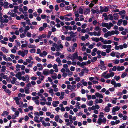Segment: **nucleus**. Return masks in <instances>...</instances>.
<instances>
[{"instance_id": "obj_18", "label": "nucleus", "mask_w": 128, "mask_h": 128, "mask_svg": "<svg viewBox=\"0 0 128 128\" xmlns=\"http://www.w3.org/2000/svg\"><path fill=\"white\" fill-rule=\"evenodd\" d=\"M18 54L19 55L23 57H24L25 56V54L23 51H19L18 52Z\"/></svg>"}, {"instance_id": "obj_43", "label": "nucleus", "mask_w": 128, "mask_h": 128, "mask_svg": "<svg viewBox=\"0 0 128 128\" xmlns=\"http://www.w3.org/2000/svg\"><path fill=\"white\" fill-rule=\"evenodd\" d=\"M113 62L115 64H118L119 63L120 60H115L113 61Z\"/></svg>"}, {"instance_id": "obj_36", "label": "nucleus", "mask_w": 128, "mask_h": 128, "mask_svg": "<svg viewBox=\"0 0 128 128\" xmlns=\"http://www.w3.org/2000/svg\"><path fill=\"white\" fill-rule=\"evenodd\" d=\"M123 20L122 19L119 20L118 21V22L117 23V25L118 26H120L122 24V23L123 22Z\"/></svg>"}, {"instance_id": "obj_12", "label": "nucleus", "mask_w": 128, "mask_h": 128, "mask_svg": "<svg viewBox=\"0 0 128 128\" xmlns=\"http://www.w3.org/2000/svg\"><path fill=\"white\" fill-rule=\"evenodd\" d=\"M94 36H100L101 35V31H98V32H93Z\"/></svg>"}, {"instance_id": "obj_7", "label": "nucleus", "mask_w": 128, "mask_h": 128, "mask_svg": "<svg viewBox=\"0 0 128 128\" xmlns=\"http://www.w3.org/2000/svg\"><path fill=\"white\" fill-rule=\"evenodd\" d=\"M111 32L109 31L107 33H105L104 35V37L106 38H108L109 36H112Z\"/></svg>"}, {"instance_id": "obj_16", "label": "nucleus", "mask_w": 128, "mask_h": 128, "mask_svg": "<svg viewBox=\"0 0 128 128\" xmlns=\"http://www.w3.org/2000/svg\"><path fill=\"white\" fill-rule=\"evenodd\" d=\"M56 61L58 63V66H60L62 65V64H61L62 61L59 58H57L56 60Z\"/></svg>"}, {"instance_id": "obj_33", "label": "nucleus", "mask_w": 128, "mask_h": 128, "mask_svg": "<svg viewBox=\"0 0 128 128\" xmlns=\"http://www.w3.org/2000/svg\"><path fill=\"white\" fill-rule=\"evenodd\" d=\"M108 18L110 20H114V18L112 15V14H109L108 16Z\"/></svg>"}, {"instance_id": "obj_45", "label": "nucleus", "mask_w": 128, "mask_h": 128, "mask_svg": "<svg viewBox=\"0 0 128 128\" xmlns=\"http://www.w3.org/2000/svg\"><path fill=\"white\" fill-rule=\"evenodd\" d=\"M108 71H106V72H103L102 75V77H103L105 78V77L106 75V74L108 73Z\"/></svg>"}, {"instance_id": "obj_39", "label": "nucleus", "mask_w": 128, "mask_h": 128, "mask_svg": "<svg viewBox=\"0 0 128 128\" xmlns=\"http://www.w3.org/2000/svg\"><path fill=\"white\" fill-rule=\"evenodd\" d=\"M4 91L6 92L7 93L9 96L10 95L11 92L9 89L4 90Z\"/></svg>"}, {"instance_id": "obj_51", "label": "nucleus", "mask_w": 128, "mask_h": 128, "mask_svg": "<svg viewBox=\"0 0 128 128\" xmlns=\"http://www.w3.org/2000/svg\"><path fill=\"white\" fill-rule=\"evenodd\" d=\"M111 84H112L114 85V86H115L116 84V82L114 80V79L112 80L111 82Z\"/></svg>"}, {"instance_id": "obj_23", "label": "nucleus", "mask_w": 128, "mask_h": 128, "mask_svg": "<svg viewBox=\"0 0 128 128\" xmlns=\"http://www.w3.org/2000/svg\"><path fill=\"white\" fill-rule=\"evenodd\" d=\"M91 11L93 14L96 13L98 14L100 13V11L98 9H96V10H95L93 9L91 10Z\"/></svg>"}, {"instance_id": "obj_52", "label": "nucleus", "mask_w": 128, "mask_h": 128, "mask_svg": "<svg viewBox=\"0 0 128 128\" xmlns=\"http://www.w3.org/2000/svg\"><path fill=\"white\" fill-rule=\"evenodd\" d=\"M29 89L28 88H25V92L26 94H29L30 93L29 91Z\"/></svg>"}, {"instance_id": "obj_28", "label": "nucleus", "mask_w": 128, "mask_h": 128, "mask_svg": "<svg viewBox=\"0 0 128 128\" xmlns=\"http://www.w3.org/2000/svg\"><path fill=\"white\" fill-rule=\"evenodd\" d=\"M106 67L104 65H100V69L102 70H106Z\"/></svg>"}, {"instance_id": "obj_35", "label": "nucleus", "mask_w": 128, "mask_h": 128, "mask_svg": "<svg viewBox=\"0 0 128 128\" xmlns=\"http://www.w3.org/2000/svg\"><path fill=\"white\" fill-rule=\"evenodd\" d=\"M76 88V86L75 85H73L71 86L70 90L72 91H74Z\"/></svg>"}, {"instance_id": "obj_22", "label": "nucleus", "mask_w": 128, "mask_h": 128, "mask_svg": "<svg viewBox=\"0 0 128 128\" xmlns=\"http://www.w3.org/2000/svg\"><path fill=\"white\" fill-rule=\"evenodd\" d=\"M118 54L119 55H120V54L118 52H112L110 53V56L113 57H115L116 55Z\"/></svg>"}, {"instance_id": "obj_44", "label": "nucleus", "mask_w": 128, "mask_h": 128, "mask_svg": "<svg viewBox=\"0 0 128 128\" xmlns=\"http://www.w3.org/2000/svg\"><path fill=\"white\" fill-rule=\"evenodd\" d=\"M34 120L35 122H36L37 123H39L40 122V121L38 120L39 119V118L37 116H36L34 117Z\"/></svg>"}, {"instance_id": "obj_49", "label": "nucleus", "mask_w": 128, "mask_h": 128, "mask_svg": "<svg viewBox=\"0 0 128 128\" xmlns=\"http://www.w3.org/2000/svg\"><path fill=\"white\" fill-rule=\"evenodd\" d=\"M101 29L98 26H96L94 28V30L96 31H101Z\"/></svg>"}, {"instance_id": "obj_42", "label": "nucleus", "mask_w": 128, "mask_h": 128, "mask_svg": "<svg viewBox=\"0 0 128 128\" xmlns=\"http://www.w3.org/2000/svg\"><path fill=\"white\" fill-rule=\"evenodd\" d=\"M50 25L52 28L56 26V24L54 21H52L51 22Z\"/></svg>"}, {"instance_id": "obj_24", "label": "nucleus", "mask_w": 128, "mask_h": 128, "mask_svg": "<svg viewBox=\"0 0 128 128\" xmlns=\"http://www.w3.org/2000/svg\"><path fill=\"white\" fill-rule=\"evenodd\" d=\"M126 13V11L124 10H123L122 11L119 12L118 14L120 16H122L124 15Z\"/></svg>"}, {"instance_id": "obj_13", "label": "nucleus", "mask_w": 128, "mask_h": 128, "mask_svg": "<svg viewBox=\"0 0 128 128\" xmlns=\"http://www.w3.org/2000/svg\"><path fill=\"white\" fill-rule=\"evenodd\" d=\"M96 99L95 100V102L96 104H98V103H102L103 102V100L102 99L99 98Z\"/></svg>"}, {"instance_id": "obj_55", "label": "nucleus", "mask_w": 128, "mask_h": 128, "mask_svg": "<svg viewBox=\"0 0 128 128\" xmlns=\"http://www.w3.org/2000/svg\"><path fill=\"white\" fill-rule=\"evenodd\" d=\"M128 24V21L126 20H124L123 21V24L124 26H126V25Z\"/></svg>"}, {"instance_id": "obj_62", "label": "nucleus", "mask_w": 128, "mask_h": 128, "mask_svg": "<svg viewBox=\"0 0 128 128\" xmlns=\"http://www.w3.org/2000/svg\"><path fill=\"white\" fill-rule=\"evenodd\" d=\"M10 14H11V16L12 17H15L17 16V14L15 13L12 12V13H10Z\"/></svg>"}, {"instance_id": "obj_17", "label": "nucleus", "mask_w": 128, "mask_h": 128, "mask_svg": "<svg viewBox=\"0 0 128 128\" xmlns=\"http://www.w3.org/2000/svg\"><path fill=\"white\" fill-rule=\"evenodd\" d=\"M1 50L2 51L4 52L5 53H8V50L6 49L4 47H2L1 48Z\"/></svg>"}, {"instance_id": "obj_50", "label": "nucleus", "mask_w": 128, "mask_h": 128, "mask_svg": "<svg viewBox=\"0 0 128 128\" xmlns=\"http://www.w3.org/2000/svg\"><path fill=\"white\" fill-rule=\"evenodd\" d=\"M95 87L96 88V89L98 90H100L102 88V87L100 86H95Z\"/></svg>"}, {"instance_id": "obj_40", "label": "nucleus", "mask_w": 128, "mask_h": 128, "mask_svg": "<svg viewBox=\"0 0 128 128\" xmlns=\"http://www.w3.org/2000/svg\"><path fill=\"white\" fill-rule=\"evenodd\" d=\"M95 45V43H93L92 44H91L89 46L88 48H89L90 49H92L94 47V46Z\"/></svg>"}, {"instance_id": "obj_30", "label": "nucleus", "mask_w": 128, "mask_h": 128, "mask_svg": "<svg viewBox=\"0 0 128 128\" xmlns=\"http://www.w3.org/2000/svg\"><path fill=\"white\" fill-rule=\"evenodd\" d=\"M90 12V9L88 8L86 9L85 11L84 12V14L85 15H86L89 13Z\"/></svg>"}, {"instance_id": "obj_19", "label": "nucleus", "mask_w": 128, "mask_h": 128, "mask_svg": "<svg viewBox=\"0 0 128 128\" xmlns=\"http://www.w3.org/2000/svg\"><path fill=\"white\" fill-rule=\"evenodd\" d=\"M125 68L124 66H122L121 67L118 66L117 67V70L118 71H122L124 70Z\"/></svg>"}, {"instance_id": "obj_53", "label": "nucleus", "mask_w": 128, "mask_h": 128, "mask_svg": "<svg viewBox=\"0 0 128 128\" xmlns=\"http://www.w3.org/2000/svg\"><path fill=\"white\" fill-rule=\"evenodd\" d=\"M15 42L16 43V46L17 47H19L20 46L21 44L20 42H18V41L17 40H15Z\"/></svg>"}, {"instance_id": "obj_54", "label": "nucleus", "mask_w": 128, "mask_h": 128, "mask_svg": "<svg viewBox=\"0 0 128 128\" xmlns=\"http://www.w3.org/2000/svg\"><path fill=\"white\" fill-rule=\"evenodd\" d=\"M121 84L120 83H118V84H116L114 86L115 88H116L117 87H120L121 86Z\"/></svg>"}, {"instance_id": "obj_61", "label": "nucleus", "mask_w": 128, "mask_h": 128, "mask_svg": "<svg viewBox=\"0 0 128 128\" xmlns=\"http://www.w3.org/2000/svg\"><path fill=\"white\" fill-rule=\"evenodd\" d=\"M54 76H51L52 78L54 80H56L57 78L56 74V73L54 74Z\"/></svg>"}, {"instance_id": "obj_38", "label": "nucleus", "mask_w": 128, "mask_h": 128, "mask_svg": "<svg viewBox=\"0 0 128 128\" xmlns=\"http://www.w3.org/2000/svg\"><path fill=\"white\" fill-rule=\"evenodd\" d=\"M22 74L21 72H18V74H16V75L15 76L17 78H18V77L21 76H22Z\"/></svg>"}, {"instance_id": "obj_3", "label": "nucleus", "mask_w": 128, "mask_h": 128, "mask_svg": "<svg viewBox=\"0 0 128 128\" xmlns=\"http://www.w3.org/2000/svg\"><path fill=\"white\" fill-rule=\"evenodd\" d=\"M127 45L126 44H124L123 45H121L119 46H115V49L116 50H118L120 49L122 50L124 48H127Z\"/></svg>"}, {"instance_id": "obj_21", "label": "nucleus", "mask_w": 128, "mask_h": 128, "mask_svg": "<svg viewBox=\"0 0 128 128\" xmlns=\"http://www.w3.org/2000/svg\"><path fill=\"white\" fill-rule=\"evenodd\" d=\"M66 72H68V76L69 77H70L72 76L73 74V73L71 72H70L69 69H67L66 71Z\"/></svg>"}, {"instance_id": "obj_59", "label": "nucleus", "mask_w": 128, "mask_h": 128, "mask_svg": "<svg viewBox=\"0 0 128 128\" xmlns=\"http://www.w3.org/2000/svg\"><path fill=\"white\" fill-rule=\"evenodd\" d=\"M69 34H70V36L71 37H72L74 36V35L76 33H75L74 32H69Z\"/></svg>"}, {"instance_id": "obj_10", "label": "nucleus", "mask_w": 128, "mask_h": 128, "mask_svg": "<svg viewBox=\"0 0 128 128\" xmlns=\"http://www.w3.org/2000/svg\"><path fill=\"white\" fill-rule=\"evenodd\" d=\"M48 92L53 97L54 95V90L53 89L51 88H50Z\"/></svg>"}, {"instance_id": "obj_29", "label": "nucleus", "mask_w": 128, "mask_h": 128, "mask_svg": "<svg viewBox=\"0 0 128 128\" xmlns=\"http://www.w3.org/2000/svg\"><path fill=\"white\" fill-rule=\"evenodd\" d=\"M9 3L7 2H6L4 3V7L6 8H9L8 5Z\"/></svg>"}, {"instance_id": "obj_4", "label": "nucleus", "mask_w": 128, "mask_h": 128, "mask_svg": "<svg viewBox=\"0 0 128 128\" xmlns=\"http://www.w3.org/2000/svg\"><path fill=\"white\" fill-rule=\"evenodd\" d=\"M120 107L119 106H116L112 110V113L113 115H115L116 114V112L118 111L120 109Z\"/></svg>"}, {"instance_id": "obj_8", "label": "nucleus", "mask_w": 128, "mask_h": 128, "mask_svg": "<svg viewBox=\"0 0 128 128\" xmlns=\"http://www.w3.org/2000/svg\"><path fill=\"white\" fill-rule=\"evenodd\" d=\"M95 95L97 98H99L102 99L103 98V96L102 95L98 92L96 93Z\"/></svg>"}, {"instance_id": "obj_60", "label": "nucleus", "mask_w": 128, "mask_h": 128, "mask_svg": "<svg viewBox=\"0 0 128 128\" xmlns=\"http://www.w3.org/2000/svg\"><path fill=\"white\" fill-rule=\"evenodd\" d=\"M48 81L51 82V84H52V85L54 84L53 82H52V78L50 77H48Z\"/></svg>"}, {"instance_id": "obj_14", "label": "nucleus", "mask_w": 128, "mask_h": 128, "mask_svg": "<svg viewBox=\"0 0 128 128\" xmlns=\"http://www.w3.org/2000/svg\"><path fill=\"white\" fill-rule=\"evenodd\" d=\"M72 56L73 61H74L78 58V53L77 52L74 54H73Z\"/></svg>"}, {"instance_id": "obj_11", "label": "nucleus", "mask_w": 128, "mask_h": 128, "mask_svg": "<svg viewBox=\"0 0 128 128\" xmlns=\"http://www.w3.org/2000/svg\"><path fill=\"white\" fill-rule=\"evenodd\" d=\"M118 13H115L114 14L113 17L114 19L116 20H118L119 18V16Z\"/></svg>"}, {"instance_id": "obj_32", "label": "nucleus", "mask_w": 128, "mask_h": 128, "mask_svg": "<svg viewBox=\"0 0 128 128\" xmlns=\"http://www.w3.org/2000/svg\"><path fill=\"white\" fill-rule=\"evenodd\" d=\"M104 113L102 112H100V115L99 116V118H104Z\"/></svg>"}, {"instance_id": "obj_25", "label": "nucleus", "mask_w": 128, "mask_h": 128, "mask_svg": "<svg viewBox=\"0 0 128 128\" xmlns=\"http://www.w3.org/2000/svg\"><path fill=\"white\" fill-rule=\"evenodd\" d=\"M92 40L93 41L96 42H98L99 41V38H92Z\"/></svg>"}, {"instance_id": "obj_31", "label": "nucleus", "mask_w": 128, "mask_h": 128, "mask_svg": "<svg viewBox=\"0 0 128 128\" xmlns=\"http://www.w3.org/2000/svg\"><path fill=\"white\" fill-rule=\"evenodd\" d=\"M65 20L66 21H69L71 20H74L73 18H68V17H65Z\"/></svg>"}, {"instance_id": "obj_37", "label": "nucleus", "mask_w": 128, "mask_h": 128, "mask_svg": "<svg viewBox=\"0 0 128 128\" xmlns=\"http://www.w3.org/2000/svg\"><path fill=\"white\" fill-rule=\"evenodd\" d=\"M67 59H70L73 61L72 55L71 54H68V56L67 57Z\"/></svg>"}, {"instance_id": "obj_1", "label": "nucleus", "mask_w": 128, "mask_h": 128, "mask_svg": "<svg viewBox=\"0 0 128 128\" xmlns=\"http://www.w3.org/2000/svg\"><path fill=\"white\" fill-rule=\"evenodd\" d=\"M102 26L103 27L106 28L108 30H110L111 28L114 26V25L111 22L109 24L103 23L102 24Z\"/></svg>"}, {"instance_id": "obj_15", "label": "nucleus", "mask_w": 128, "mask_h": 128, "mask_svg": "<svg viewBox=\"0 0 128 128\" xmlns=\"http://www.w3.org/2000/svg\"><path fill=\"white\" fill-rule=\"evenodd\" d=\"M53 46L56 47V51L58 52H59L61 51V50L60 48H58V45L56 43H54L53 44Z\"/></svg>"}, {"instance_id": "obj_63", "label": "nucleus", "mask_w": 128, "mask_h": 128, "mask_svg": "<svg viewBox=\"0 0 128 128\" xmlns=\"http://www.w3.org/2000/svg\"><path fill=\"white\" fill-rule=\"evenodd\" d=\"M60 118V116H57L55 117V120L56 122H58Z\"/></svg>"}, {"instance_id": "obj_47", "label": "nucleus", "mask_w": 128, "mask_h": 128, "mask_svg": "<svg viewBox=\"0 0 128 128\" xmlns=\"http://www.w3.org/2000/svg\"><path fill=\"white\" fill-rule=\"evenodd\" d=\"M76 107L78 109H80V104L78 102H77L76 103Z\"/></svg>"}, {"instance_id": "obj_46", "label": "nucleus", "mask_w": 128, "mask_h": 128, "mask_svg": "<svg viewBox=\"0 0 128 128\" xmlns=\"http://www.w3.org/2000/svg\"><path fill=\"white\" fill-rule=\"evenodd\" d=\"M127 75V73L126 72H124L122 74L121 76V77L122 78H124Z\"/></svg>"}, {"instance_id": "obj_27", "label": "nucleus", "mask_w": 128, "mask_h": 128, "mask_svg": "<svg viewBox=\"0 0 128 128\" xmlns=\"http://www.w3.org/2000/svg\"><path fill=\"white\" fill-rule=\"evenodd\" d=\"M93 102L92 100H90L87 102V105L88 106H91L93 105Z\"/></svg>"}, {"instance_id": "obj_58", "label": "nucleus", "mask_w": 128, "mask_h": 128, "mask_svg": "<svg viewBox=\"0 0 128 128\" xmlns=\"http://www.w3.org/2000/svg\"><path fill=\"white\" fill-rule=\"evenodd\" d=\"M126 126V124L125 123L123 124L121 126L120 128H125Z\"/></svg>"}, {"instance_id": "obj_5", "label": "nucleus", "mask_w": 128, "mask_h": 128, "mask_svg": "<svg viewBox=\"0 0 128 128\" xmlns=\"http://www.w3.org/2000/svg\"><path fill=\"white\" fill-rule=\"evenodd\" d=\"M114 76V72H111L108 74L105 77V79H108L111 77H112Z\"/></svg>"}, {"instance_id": "obj_9", "label": "nucleus", "mask_w": 128, "mask_h": 128, "mask_svg": "<svg viewBox=\"0 0 128 128\" xmlns=\"http://www.w3.org/2000/svg\"><path fill=\"white\" fill-rule=\"evenodd\" d=\"M52 87L54 88V90L55 92H57L59 90L58 88H57V86L56 85L54 84L52 86Z\"/></svg>"}, {"instance_id": "obj_64", "label": "nucleus", "mask_w": 128, "mask_h": 128, "mask_svg": "<svg viewBox=\"0 0 128 128\" xmlns=\"http://www.w3.org/2000/svg\"><path fill=\"white\" fill-rule=\"evenodd\" d=\"M104 12H106L108 11L109 9L108 7H104Z\"/></svg>"}, {"instance_id": "obj_48", "label": "nucleus", "mask_w": 128, "mask_h": 128, "mask_svg": "<svg viewBox=\"0 0 128 128\" xmlns=\"http://www.w3.org/2000/svg\"><path fill=\"white\" fill-rule=\"evenodd\" d=\"M2 69L1 70V72H5L6 70V67L5 66H2Z\"/></svg>"}, {"instance_id": "obj_26", "label": "nucleus", "mask_w": 128, "mask_h": 128, "mask_svg": "<svg viewBox=\"0 0 128 128\" xmlns=\"http://www.w3.org/2000/svg\"><path fill=\"white\" fill-rule=\"evenodd\" d=\"M111 32L112 35L115 34L118 35L119 34V32L118 30L112 31H111Z\"/></svg>"}, {"instance_id": "obj_6", "label": "nucleus", "mask_w": 128, "mask_h": 128, "mask_svg": "<svg viewBox=\"0 0 128 128\" xmlns=\"http://www.w3.org/2000/svg\"><path fill=\"white\" fill-rule=\"evenodd\" d=\"M112 105L111 104H108L104 108L105 112H108L110 111V108L112 107Z\"/></svg>"}, {"instance_id": "obj_41", "label": "nucleus", "mask_w": 128, "mask_h": 128, "mask_svg": "<svg viewBox=\"0 0 128 128\" xmlns=\"http://www.w3.org/2000/svg\"><path fill=\"white\" fill-rule=\"evenodd\" d=\"M117 100V98L112 99V102L113 104H116V100Z\"/></svg>"}, {"instance_id": "obj_57", "label": "nucleus", "mask_w": 128, "mask_h": 128, "mask_svg": "<svg viewBox=\"0 0 128 128\" xmlns=\"http://www.w3.org/2000/svg\"><path fill=\"white\" fill-rule=\"evenodd\" d=\"M114 79H115L116 81H118L119 80L120 78V76H115L114 77Z\"/></svg>"}, {"instance_id": "obj_20", "label": "nucleus", "mask_w": 128, "mask_h": 128, "mask_svg": "<svg viewBox=\"0 0 128 128\" xmlns=\"http://www.w3.org/2000/svg\"><path fill=\"white\" fill-rule=\"evenodd\" d=\"M112 43V42L110 40H105L103 43L104 44H110Z\"/></svg>"}, {"instance_id": "obj_56", "label": "nucleus", "mask_w": 128, "mask_h": 128, "mask_svg": "<svg viewBox=\"0 0 128 128\" xmlns=\"http://www.w3.org/2000/svg\"><path fill=\"white\" fill-rule=\"evenodd\" d=\"M35 59L38 62H40L42 61L41 59L38 56L36 57L35 58Z\"/></svg>"}, {"instance_id": "obj_2", "label": "nucleus", "mask_w": 128, "mask_h": 128, "mask_svg": "<svg viewBox=\"0 0 128 128\" xmlns=\"http://www.w3.org/2000/svg\"><path fill=\"white\" fill-rule=\"evenodd\" d=\"M106 121L107 120L106 118H104L103 119L101 118H98L97 122L99 125H101L102 123H103L104 124H106Z\"/></svg>"}, {"instance_id": "obj_34", "label": "nucleus", "mask_w": 128, "mask_h": 128, "mask_svg": "<svg viewBox=\"0 0 128 128\" xmlns=\"http://www.w3.org/2000/svg\"><path fill=\"white\" fill-rule=\"evenodd\" d=\"M78 12L80 14H83L84 13L83 9L81 8H79L78 9Z\"/></svg>"}]
</instances>
